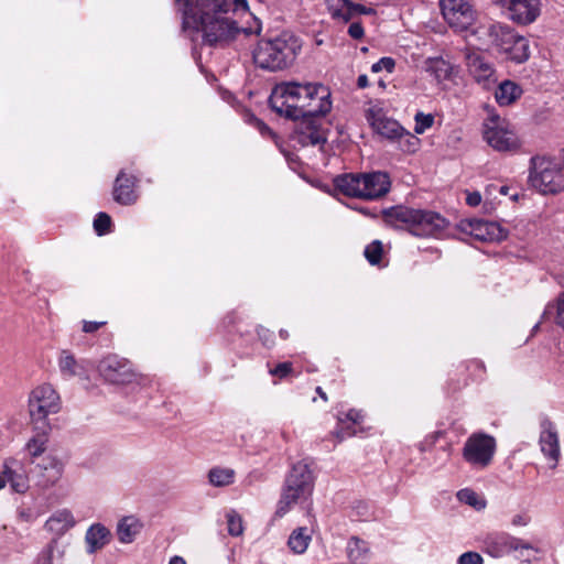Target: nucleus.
Instances as JSON below:
<instances>
[{
	"label": "nucleus",
	"mask_w": 564,
	"mask_h": 564,
	"mask_svg": "<svg viewBox=\"0 0 564 564\" xmlns=\"http://www.w3.org/2000/svg\"><path fill=\"white\" fill-rule=\"evenodd\" d=\"M181 13L183 35L194 45L225 47L241 33L259 34L261 25L241 28L234 18L237 11H249L247 0H174Z\"/></svg>",
	"instance_id": "nucleus-1"
},
{
	"label": "nucleus",
	"mask_w": 564,
	"mask_h": 564,
	"mask_svg": "<svg viewBox=\"0 0 564 564\" xmlns=\"http://www.w3.org/2000/svg\"><path fill=\"white\" fill-rule=\"evenodd\" d=\"M302 44L291 32L262 39L253 51L254 64L265 70L278 72L289 68L301 52Z\"/></svg>",
	"instance_id": "nucleus-2"
},
{
	"label": "nucleus",
	"mask_w": 564,
	"mask_h": 564,
	"mask_svg": "<svg viewBox=\"0 0 564 564\" xmlns=\"http://www.w3.org/2000/svg\"><path fill=\"white\" fill-rule=\"evenodd\" d=\"M384 221L397 228H405L416 237H438L448 226L440 214L398 205L382 210Z\"/></svg>",
	"instance_id": "nucleus-3"
},
{
	"label": "nucleus",
	"mask_w": 564,
	"mask_h": 564,
	"mask_svg": "<svg viewBox=\"0 0 564 564\" xmlns=\"http://www.w3.org/2000/svg\"><path fill=\"white\" fill-rule=\"evenodd\" d=\"M334 186L345 196L376 200L390 192L391 178L382 171L345 173L334 178Z\"/></svg>",
	"instance_id": "nucleus-4"
},
{
	"label": "nucleus",
	"mask_w": 564,
	"mask_h": 564,
	"mask_svg": "<svg viewBox=\"0 0 564 564\" xmlns=\"http://www.w3.org/2000/svg\"><path fill=\"white\" fill-rule=\"evenodd\" d=\"M528 181L544 195L557 194L564 191L563 163L555 158L534 155L530 159Z\"/></svg>",
	"instance_id": "nucleus-5"
},
{
	"label": "nucleus",
	"mask_w": 564,
	"mask_h": 564,
	"mask_svg": "<svg viewBox=\"0 0 564 564\" xmlns=\"http://www.w3.org/2000/svg\"><path fill=\"white\" fill-rule=\"evenodd\" d=\"M308 83L284 82L275 85L269 97L273 111L288 119L299 120L304 116L303 109L308 96Z\"/></svg>",
	"instance_id": "nucleus-6"
},
{
	"label": "nucleus",
	"mask_w": 564,
	"mask_h": 564,
	"mask_svg": "<svg viewBox=\"0 0 564 564\" xmlns=\"http://www.w3.org/2000/svg\"><path fill=\"white\" fill-rule=\"evenodd\" d=\"M313 490V474L307 463L294 464L285 478L276 516H284L300 499L306 498Z\"/></svg>",
	"instance_id": "nucleus-7"
},
{
	"label": "nucleus",
	"mask_w": 564,
	"mask_h": 564,
	"mask_svg": "<svg viewBox=\"0 0 564 564\" xmlns=\"http://www.w3.org/2000/svg\"><path fill=\"white\" fill-rule=\"evenodd\" d=\"M482 550L494 558H501L512 552H519V558L527 563H531L536 560L531 556V552L540 553L542 551L533 543L513 536L507 532L488 533L482 540Z\"/></svg>",
	"instance_id": "nucleus-8"
},
{
	"label": "nucleus",
	"mask_w": 564,
	"mask_h": 564,
	"mask_svg": "<svg viewBox=\"0 0 564 564\" xmlns=\"http://www.w3.org/2000/svg\"><path fill=\"white\" fill-rule=\"evenodd\" d=\"M488 36L490 43L510 61L521 64L529 59V40L509 25L502 23L491 24L488 28Z\"/></svg>",
	"instance_id": "nucleus-9"
},
{
	"label": "nucleus",
	"mask_w": 564,
	"mask_h": 564,
	"mask_svg": "<svg viewBox=\"0 0 564 564\" xmlns=\"http://www.w3.org/2000/svg\"><path fill=\"white\" fill-rule=\"evenodd\" d=\"M59 409V395L51 384H42L32 390L29 398V412L35 430L48 431L47 416L57 413Z\"/></svg>",
	"instance_id": "nucleus-10"
},
{
	"label": "nucleus",
	"mask_w": 564,
	"mask_h": 564,
	"mask_svg": "<svg viewBox=\"0 0 564 564\" xmlns=\"http://www.w3.org/2000/svg\"><path fill=\"white\" fill-rule=\"evenodd\" d=\"M496 440L486 433H473L465 442L463 447V458L471 467L484 469L488 467L496 453Z\"/></svg>",
	"instance_id": "nucleus-11"
},
{
	"label": "nucleus",
	"mask_w": 564,
	"mask_h": 564,
	"mask_svg": "<svg viewBox=\"0 0 564 564\" xmlns=\"http://www.w3.org/2000/svg\"><path fill=\"white\" fill-rule=\"evenodd\" d=\"M97 368L99 375L109 383L141 384L142 378L134 372L131 362L118 355L104 357Z\"/></svg>",
	"instance_id": "nucleus-12"
},
{
	"label": "nucleus",
	"mask_w": 564,
	"mask_h": 564,
	"mask_svg": "<svg viewBox=\"0 0 564 564\" xmlns=\"http://www.w3.org/2000/svg\"><path fill=\"white\" fill-rule=\"evenodd\" d=\"M445 21L456 31L467 30L476 20V11L468 0H440Z\"/></svg>",
	"instance_id": "nucleus-13"
},
{
	"label": "nucleus",
	"mask_w": 564,
	"mask_h": 564,
	"mask_svg": "<svg viewBox=\"0 0 564 564\" xmlns=\"http://www.w3.org/2000/svg\"><path fill=\"white\" fill-rule=\"evenodd\" d=\"M506 10L507 17L519 25H529L538 20L542 0H491Z\"/></svg>",
	"instance_id": "nucleus-14"
},
{
	"label": "nucleus",
	"mask_w": 564,
	"mask_h": 564,
	"mask_svg": "<svg viewBox=\"0 0 564 564\" xmlns=\"http://www.w3.org/2000/svg\"><path fill=\"white\" fill-rule=\"evenodd\" d=\"M294 133L293 141L301 147H319L323 149L327 141L326 129L322 119L301 117Z\"/></svg>",
	"instance_id": "nucleus-15"
},
{
	"label": "nucleus",
	"mask_w": 564,
	"mask_h": 564,
	"mask_svg": "<svg viewBox=\"0 0 564 564\" xmlns=\"http://www.w3.org/2000/svg\"><path fill=\"white\" fill-rule=\"evenodd\" d=\"M459 229L484 242L501 241L508 236V231L498 223L477 218L460 220Z\"/></svg>",
	"instance_id": "nucleus-16"
},
{
	"label": "nucleus",
	"mask_w": 564,
	"mask_h": 564,
	"mask_svg": "<svg viewBox=\"0 0 564 564\" xmlns=\"http://www.w3.org/2000/svg\"><path fill=\"white\" fill-rule=\"evenodd\" d=\"M465 64L468 74L485 89H490L497 82L494 64L481 53L467 50L465 52Z\"/></svg>",
	"instance_id": "nucleus-17"
},
{
	"label": "nucleus",
	"mask_w": 564,
	"mask_h": 564,
	"mask_svg": "<svg viewBox=\"0 0 564 564\" xmlns=\"http://www.w3.org/2000/svg\"><path fill=\"white\" fill-rule=\"evenodd\" d=\"M307 93L303 117L322 119L330 112L333 107L332 93L327 86L321 83H308Z\"/></svg>",
	"instance_id": "nucleus-18"
},
{
	"label": "nucleus",
	"mask_w": 564,
	"mask_h": 564,
	"mask_svg": "<svg viewBox=\"0 0 564 564\" xmlns=\"http://www.w3.org/2000/svg\"><path fill=\"white\" fill-rule=\"evenodd\" d=\"M484 138L490 147L500 152H511L520 148L516 133L501 127L498 116L491 117L489 123H486Z\"/></svg>",
	"instance_id": "nucleus-19"
},
{
	"label": "nucleus",
	"mask_w": 564,
	"mask_h": 564,
	"mask_svg": "<svg viewBox=\"0 0 564 564\" xmlns=\"http://www.w3.org/2000/svg\"><path fill=\"white\" fill-rule=\"evenodd\" d=\"M539 445L545 458L555 467L561 456L560 438L555 424L546 415L540 417Z\"/></svg>",
	"instance_id": "nucleus-20"
},
{
	"label": "nucleus",
	"mask_w": 564,
	"mask_h": 564,
	"mask_svg": "<svg viewBox=\"0 0 564 564\" xmlns=\"http://www.w3.org/2000/svg\"><path fill=\"white\" fill-rule=\"evenodd\" d=\"M64 471L63 463L53 456H45L35 466L34 485L41 489H48L57 484Z\"/></svg>",
	"instance_id": "nucleus-21"
},
{
	"label": "nucleus",
	"mask_w": 564,
	"mask_h": 564,
	"mask_svg": "<svg viewBox=\"0 0 564 564\" xmlns=\"http://www.w3.org/2000/svg\"><path fill=\"white\" fill-rule=\"evenodd\" d=\"M3 475L14 492L24 494L29 489L28 469L22 462L13 458L6 460Z\"/></svg>",
	"instance_id": "nucleus-22"
},
{
	"label": "nucleus",
	"mask_w": 564,
	"mask_h": 564,
	"mask_svg": "<svg viewBox=\"0 0 564 564\" xmlns=\"http://www.w3.org/2000/svg\"><path fill=\"white\" fill-rule=\"evenodd\" d=\"M135 182L134 176H127L123 171H120L113 185V199L121 205L134 204L138 199L134 191Z\"/></svg>",
	"instance_id": "nucleus-23"
},
{
	"label": "nucleus",
	"mask_w": 564,
	"mask_h": 564,
	"mask_svg": "<svg viewBox=\"0 0 564 564\" xmlns=\"http://www.w3.org/2000/svg\"><path fill=\"white\" fill-rule=\"evenodd\" d=\"M362 421V412L350 409L344 416H338L337 426L333 434L339 442L347 437L355 436L358 433V427Z\"/></svg>",
	"instance_id": "nucleus-24"
},
{
	"label": "nucleus",
	"mask_w": 564,
	"mask_h": 564,
	"mask_svg": "<svg viewBox=\"0 0 564 564\" xmlns=\"http://www.w3.org/2000/svg\"><path fill=\"white\" fill-rule=\"evenodd\" d=\"M346 554L351 564H368L372 556L369 543L358 536L348 539Z\"/></svg>",
	"instance_id": "nucleus-25"
},
{
	"label": "nucleus",
	"mask_w": 564,
	"mask_h": 564,
	"mask_svg": "<svg viewBox=\"0 0 564 564\" xmlns=\"http://www.w3.org/2000/svg\"><path fill=\"white\" fill-rule=\"evenodd\" d=\"M110 531L100 523H95L89 527L86 532L87 552L93 554L108 544Z\"/></svg>",
	"instance_id": "nucleus-26"
},
{
	"label": "nucleus",
	"mask_w": 564,
	"mask_h": 564,
	"mask_svg": "<svg viewBox=\"0 0 564 564\" xmlns=\"http://www.w3.org/2000/svg\"><path fill=\"white\" fill-rule=\"evenodd\" d=\"M75 524L72 512L62 509L54 512L45 522V529L56 535L64 534Z\"/></svg>",
	"instance_id": "nucleus-27"
},
{
	"label": "nucleus",
	"mask_w": 564,
	"mask_h": 564,
	"mask_svg": "<svg viewBox=\"0 0 564 564\" xmlns=\"http://www.w3.org/2000/svg\"><path fill=\"white\" fill-rule=\"evenodd\" d=\"M522 89L511 80H503L495 91L496 101L500 106H509L520 98Z\"/></svg>",
	"instance_id": "nucleus-28"
},
{
	"label": "nucleus",
	"mask_w": 564,
	"mask_h": 564,
	"mask_svg": "<svg viewBox=\"0 0 564 564\" xmlns=\"http://www.w3.org/2000/svg\"><path fill=\"white\" fill-rule=\"evenodd\" d=\"M141 524L134 517H124L117 527V535L121 543H132L140 532Z\"/></svg>",
	"instance_id": "nucleus-29"
},
{
	"label": "nucleus",
	"mask_w": 564,
	"mask_h": 564,
	"mask_svg": "<svg viewBox=\"0 0 564 564\" xmlns=\"http://www.w3.org/2000/svg\"><path fill=\"white\" fill-rule=\"evenodd\" d=\"M58 368L64 378H73L82 375L84 367L82 362L75 359V356L68 350H62L58 357Z\"/></svg>",
	"instance_id": "nucleus-30"
},
{
	"label": "nucleus",
	"mask_w": 564,
	"mask_h": 564,
	"mask_svg": "<svg viewBox=\"0 0 564 564\" xmlns=\"http://www.w3.org/2000/svg\"><path fill=\"white\" fill-rule=\"evenodd\" d=\"M312 541L311 531L306 527H301L292 531L289 536L288 545L295 554H303Z\"/></svg>",
	"instance_id": "nucleus-31"
},
{
	"label": "nucleus",
	"mask_w": 564,
	"mask_h": 564,
	"mask_svg": "<svg viewBox=\"0 0 564 564\" xmlns=\"http://www.w3.org/2000/svg\"><path fill=\"white\" fill-rule=\"evenodd\" d=\"M426 72L433 75L438 83H442L452 77L453 65L443 57L429 58L426 61Z\"/></svg>",
	"instance_id": "nucleus-32"
},
{
	"label": "nucleus",
	"mask_w": 564,
	"mask_h": 564,
	"mask_svg": "<svg viewBox=\"0 0 564 564\" xmlns=\"http://www.w3.org/2000/svg\"><path fill=\"white\" fill-rule=\"evenodd\" d=\"M326 4L333 19L344 23L352 19V2L350 0H326Z\"/></svg>",
	"instance_id": "nucleus-33"
},
{
	"label": "nucleus",
	"mask_w": 564,
	"mask_h": 564,
	"mask_svg": "<svg viewBox=\"0 0 564 564\" xmlns=\"http://www.w3.org/2000/svg\"><path fill=\"white\" fill-rule=\"evenodd\" d=\"M372 126L380 135L392 141L403 131V127L398 121L389 118L376 119Z\"/></svg>",
	"instance_id": "nucleus-34"
},
{
	"label": "nucleus",
	"mask_w": 564,
	"mask_h": 564,
	"mask_svg": "<svg viewBox=\"0 0 564 564\" xmlns=\"http://www.w3.org/2000/svg\"><path fill=\"white\" fill-rule=\"evenodd\" d=\"M235 470L228 467H213L208 471V481L214 487H226L235 481Z\"/></svg>",
	"instance_id": "nucleus-35"
},
{
	"label": "nucleus",
	"mask_w": 564,
	"mask_h": 564,
	"mask_svg": "<svg viewBox=\"0 0 564 564\" xmlns=\"http://www.w3.org/2000/svg\"><path fill=\"white\" fill-rule=\"evenodd\" d=\"M394 141L402 152L414 153L420 148V139L403 128L402 133Z\"/></svg>",
	"instance_id": "nucleus-36"
},
{
	"label": "nucleus",
	"mask_w": 564,
	"mask_h": 564,
	"mask_svg": "<svg viewBox=\"0 0 564 564\" xmlns=\"http://www.w3.org/2000/svg\"><path fill=\"white\" fill-rule=\"evenodd\" d=\"M457 499L460 502L475 508L476 510H481L486 507V501L480 498L477 492L468 488L460 489L457 492Z\"/></svg>",
	"instance_id": "nucleus-37"
},
{
	"label": "nucleus",
	"mask_w": 564,
	"mask_h": 564,
	"mask_svg": "<svg viewBox=\"0 0 564 564\" xmlns=\"http://www.w3.org/2000/svg\"><path fill=\"white\" fill-rule=\"evenodd\" d=\"M36 431H37V434L34 437H32L26 444V447L33 457H37L44 453L46 442H47L46 435H47L48 431H44V432H42L40 430H36Z\"/></svg>",
	"instance_id": "nucleus-38"
},
{
	"label": "nucleus",
	"mask_w": 564,
	"mask_h": 564,
	"mask_svg": "<svg viewBox=\"0 0 564 564\" xmlns=\"http://www.w3.org/2000/svg\"><path fill=\"white\" fill-rule=\"evenodd\" d=\"M383 252V247L381 241L375 240L370 245L365 248V257L371 265H376L380 263L381 257Z\"/></svg>",
	"instance_id": "nucleus-39"
},
{
	"label": "nucleus",
	"mask_w": 564,
	"mask_h": 564,
	"mask_svg": "<svg viewBox=\"0 0 564 564\" xmlns=\"http://www.w3.org/2000/svg\"><path fill=\"white\" fill-rule=\"evenodd\" d=\"M228 533L232 536H239L243 532L242 519L234 510L226 514Z\"/></svg>",
	"instance_id": "nucleus-40"
},
{
	"label": "nucleus",
	"mask_w": 564,
	"mask_h": 564,
	"mask_svg": "<svg viewBox=\"0 0 564 564\" xmlns=\"http://www.w3.org/2000/svg\"><path fill=\"white\" fill-rule=\"evenodd\" d=\"M414 131L417 134L424 133L427 129H430L434 123V117L431 113L417 112L414 116Z\"/></svg>",
	"instance_id": "nucleus-41"
},
{
	"label": "nucleus",
	"mask_w": 564,
	"mask_h": 564,
	"mask_svg": "<svg viewBox=\"0 0 564 564\" xmlns=\"http://www.w3.org/2000/svg\"><path fill=\"white\" fill-rule=\"evenodd\" d=\"M111 226V218L106 213H98L94 219V229L98 236L109 232Z\"/></svg>",
	"instance_id": "nucleus-42"
},
{
	"label": "nucleus",
	"mask_w": 564,
	"mask_h": 564,
	"mask_svg": "<svg viewBox=\"0 0 564 564\" xmlns=\"http://www.w3.org/2000/svg\"><path fill=\"white\" fill-rule=\"evenodd\" d=\"M245 118H246V121H248L249 123H253L256 126V128L259 130L261 135H263V137H265V135L273 137L274 135V132L271 130V128L269 126H267L262 120L258 119L253 113L247 112L245 115Z\"/></svg>",
	"instance_id": "nucleus-43"
},
{
	"label": "nucleus",
	"mask_w": 564,
	"mask_h": 564,
	"mask_svg": "<svg viewBox=\"0 0 564 564\" xmlns=\"http://www.w3.org/2000/svg\"><path fill=\"white\" fill-rule=\"evenodd\" d=\"M395 66V62L392 57H381L378 62L372 64L371 72L379 73L386 69L388 73H392Z\"/></svg>",
	"instance_id": "nucleus-44"
},
{
	"label": "nucleus",
	"mask_w": 564,
	"mask_h": 564,
	"mask_svg": "<svg viewBox=\"0 0 564 564\" xmlns=\"http://www.w3.org/2000/svg\"><path fill=\"white\" fill-rule=\"evenodd\" d=\"M457 564H484V558L479 553L468 551L458 556Z\"/></svg>",
	"instance_id": "nucleus-45"
},
{
	"label": "nucleus",
	"mask_w": 564,
	"mask_h": 564,
	"mask_svg": "<svg viewBox=\"0 0 564 564\" xmlns=\"http://www.w3.org/2000/svg\"><path fill=\"white\" fill-rule=\"evenodd\" d=\"M54 549V544L50 543L41 551L34 564H53Z\"/></svg>",
	"instance_id": "nucleus-46"
},
{
	"label": "nucleus",
	"mask_w": 564,
	"mask_h": 564,
	"mask_svg": "<svg viewBox=\"0 0 564 564\" xmlns=\"http://www.w3.org/2000/svg\"><path fill=\"white\" fill-rule=\"evenodd\" d=\"M292 371L291 362H280L273 369L270 370L272 376H276L279 378H285Z\"/></svg>",
	"instance_id": "nucleus-47"
},
{
	"label": "nucleus",
	"mask_w": 564,
	"mask_h": 564,
	"mask_svg": "<svg viewBox=\"0 0 564 564\" xmlns=\"http://www.w3.org/2000/svg\"><path fill=\"white\" fill-rule=\"evenodd\" d=\"M347 32H348L349 36L355 39V40L362 39L364 34H365L364 26L358 21H355V22L350 23V25L348 26V31Z\"/></svg>",
	"instance_id": "nucleus-48"
},
{
	"label": "nucleus",
	"mask_w": 564,
	"mask_h": 564,
	"mask_svg": "<svg viewBox=\"0 0 564 564\" xmlns=\"http://www.w3.org/2000/svg\"><path fill=\"white\" fill-rule=\"evenodd\" d=\"M257 333L264 346H271L273 344V334L269 329L260 327Z\"/></svg>",
	"instance_id": "nucleus-49"
},
{
	"label": "nucleus",
	"mask_w": 564,
	"mask_h": 564,
	"mask_svg": "<svg viewBox=\"0 0 564 564\" xmlns=\"http://www.w3.org/2000/svg\"><path fill=\"white\" fill-rule=\"evenodd\" d=\"M106 322H89L84 321L83 322V332L85 333H95L97 332L101 326H104Z\"/></svg>",
	"instance_id": "nucleus-50"
},
{
	"label": "nucleus",
	"mask_w": 564,
	"mask_h": 564,
	"mask_svg": "<svg viewBox=\"0 0 564 564\" xmlns=\"http://www.w3.org/2000/svg\"><path fill=\"white\" fill-rule=\"evenodd\" d=\"M481 203V195L479 192H467L466 204L476 207Z\"/></svg>",
	"instance_id": "nucleus-51"
},
{
	"label": "nucleus",
	"mask_w": 564,
	"mask_h": 564,
	"mask_svg": "<svg viewBox=\"0 0 564 564\" xmlns=\"http://www.w3.org/2000/svg\"><path fill=\"white\" fill-rule=\"evenodd\" d=\"M556 311H557V324L564 329V294L558 300Z\"/></svg>",
	"instance_id": "nucleus-52"
},
{
	"label": "nucleus",
	"mask_w": 564,
	"mask_h": 564,
	"mask_svg": "<svg viewBox=\"0 0 564 564\" xmlns=\"http://www.w3.org/2000/svg\"><path fill=\"white\" fill-rule=\"evenodd\" d=\"M375 10L352 2V18L357 14H372Z\"/></svg>",
	"instance_id": "nucleus-53"
},
{
	"label": "nucleus",
	"mask_w": 564,
	"mask_h": 564,
	"mask_svg": "<svg viewBox=\"0 0 564 564\" xmlns=\"http://www.w3.org/2000/svg\"><path fill=\"white\" fill-rule=\"evenodd\" d=\"M529 522L530 518L527 514H516L511 520V523L514 527H525Z\"/></svg>",
	"instance_id": "nucleus-54"
},
{
	"label": "nucleus",
	"mask_w": 564,
	"mask_h": 564,
	"mask_svg": "<svg viewBox=\"0 0 564 564\" xmlns=\"http://www.w3.org/2000/svg\"><path fill=\"white\" fill-rule=\"evenodd\" d=\"M443 432L442 431H436L434 433H432L431 435L426 436V438L424 440V442L422 443V451L424 449V446H430V445H433L435 444V442L441 437L443 436Z\"/></svg>",
	"instance_id": "nucleus-55"
},
{
	"label": "nucleus",
	"mask_w": 564,
	"mask_h": 564,
	"mask_svg": "<svg viewBox=\"0 0 564 564\" xmlns=\"http://www.w3.org/2000/svg\"><path fill=\"white\" fill-rule=\"evenodd\" d=\"M368 85H369V80H368L367 75H365V74L359 75L357 78L358 88L364 89V88H367Z\"/></svg>",
	"instance_id": "nucleus-56"
},
{
	"label": "nucleus",
	"mask_w": 564,
	"mask_h": 564,
	"mask_svg": "<svg viewBox=\"0 0 564 564\" xmlns=\"http://www.w3.org/2000/svg\"><path fill=\"white\" fill-rule=\"evenodd\" d=\"M20 516L22 518H24L26 521H32L34 518H36L39 514H33L31 511L29 510H22L20 512Z\"/></svg>",
	"instance_id": "nucleus-57"
},
{
	"label": "nucleus",
	"mask_w": 564,
	"mask_h": 564,
	"mask_svg": "<svg viewBox=\"0 0 564 564\" xmlns=\"http://www.w3.org/2000/svg\"><path fill=\"white\" fill-rule=\"evenodd\" d=\"M357 509H358V514H360V516H362V517L368 516V512H367V511H368V507H367V505H365V503H359V505L357 506Z\"/></svg>",
	"instance_id": "nucleus-58"
},
{
	"label": "nucleus",
	"mask_w": 564,
	"mask_h": 564,
	"mask_svg": "<svg viewBox=\"0 0 564 564\" xmlns=\"http://www.w3.org/2000/svg\"><path fill=\"white\" fill-rule=\"evenodd\" d=\"M167 564H186V562L183 557L175 555L170 558Z\"/></svg>",
	"instance_id": "nucleus-59"
},
{
	"label": "nucleus",
	"mask_w": 564,
	"mask_h": 564,
	"mask_svg": "<svg viewBox=\"0 0 564 564\" xmlns=\"http://www.w3.org/2000/svg\"><path fill=\"white\" fill-rule=\"evenodd\" d=\"M316 392H317V394H318V395H319L324 401H326V400H327V395H326V393L323 391V389H322L321 387H317V388H316Z\"/></svg>",
	"instance_id": "nucleus-60"
},
{
	"label": "nucleus",
	"mask_w": 564,
	"mask_h": 564,
	"mask_svg": "<svg viewBox=\"0 0 564 564\" xmlns=\"http://www.w3.org/2000/svg\"><path fill=\"white\" fill-rule=\"evenodd\" d=\"M553 310H554V306L549 304L546 306V308L544 310L543 317H545L547 314H550Z\"/></svg>",
	"instance_id": "nucleus-61"
},
{
	"label": "nucleus",
	"mask_w": 564,
	"mask_h": 564,
	"mask_svg": "<svg viewBox=\"0 0 564 564\" xmlns=\"http://www.w3.org/2000/svg\"><path fill=\"white\" fill-rule=\"evenodd\" d=\"M280 337H281L282 339H286V338L289 337V333H288V330H285V329H281V330H280Z\"/></svg>",
	"instance_id": "nucleus-62"
},
{
	"label": "nucleus",
	"mask_w": 564,
	"mask_h": 564,
	"mask_svg": "<svg viewBox=\"0 0 564 564\" xmlns=\"http://www.w3.org/2000/svg\"><path fill=\"white\" fill-rule=\"evenodd\" d=\"M6 482H7V480H6L4 475L3 474L0 475V489L4 487Z\"/></svg>",
	"instance_id": "nucleus-63"
},
{
	"label": "nucleus",
	"mask_w": 564,
	"mask_h": 564,
	"mask_svg": "<svg viewBox=\"0 0 564 564\" xmlns=\"http://www.w3.org/2000/svg\"><path fill=\"white\" fill-rule=\"evenodd\" d=\"M507 189H508V188H507L506 186H502V187L500 188V193H501V194H507Z\"/></svg>",
	"instance_id": "nucleus-64"
}]
</instances>
